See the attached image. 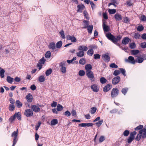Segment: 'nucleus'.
Instances as JSON below:
<instances>
[{"label":"nucleus","instance_id":"nucleus-13","mask_svg":"<svg viewBox=\"0 0 146 146\" xmlns=\"http://www.w3.org/2000/svg\"><path fill=\"white\" fill-rule=\"evenodd\" d=\"M111 87V85L110 84H108L103 88V91L104 92H107L110 90Z\"/></svg>","mask_w":146,"mask_h":146},{"label":"nucleus","instance_id":"nucleus-38","mask_svg":"<svg viewBox=\"0 0 146 146\" xmlns=\"http://www.w3.org/2000/svg\"><path fill=\"white\" fill-rule=\"evenodd\" d=\"M100 81L102 84H104L106 82L107 80L104 77H102L100 79Z\"/></svg>","mask_w":146,"mask_h":146},{"label":"nucleus","instance_id":"nucleus-39","mask_svg":"<svg viewBox=\"0 0 146 146\" xmlns=\"http://www.w3.org/2000/svg\"><path fill=\"white\" fill-rule=\"evenodd\" d=\"M15 108V107L13 104H10L9 106V110L11 111H13L14 110Z\"/></svg>","mask_w":146,"mask_h":146},{"label":"nucleus","instance_id":"nucleus-27","mask_svg":"<svg viewBox=\"0 0 146 146\" xmlns=\"http://www.w3.org/2000/svg\"><path fill=\"white\" fill-rule=\"evenodd\" d=\"M13 78L9 76H8L7 78V82L10 84H12L13 81Z\"/></svg>","mask_w":146,"mask_h":146},{"label":"nucleus","instance_id":"nucleus-36","mask_svg":"<svg viewBox=\"0 0 146 146\" xmlns=\"http://www.w3.org/2000/svg\"><path fill=\"white\" fill-rule=\"evenodd\" d=\"M63 107L60 104H58L57 106L56 110L58 111H61L63 110Z\"/></svg>","mask_w":146,"mask_h":146},{"label":"nucleus","instance_id":"nucleus-47","mask_svg":"<svg viewBox=\"0 0 146 146\" xmlns=\"http://www.w3.org/2000/svg\"><path fill=\"white\" fill-rule=\"evenodd\" d=\"M140 20L142 21H146V17L145 15H142L140 17Z\"/></svg>","mask_w":146,"mask_h":146},{"label":"nucleus","instance_id":"nucleus-62","mask_svg":"<svg viewBox=\"0 0 146 146\" xmlns=\"http://www.w3.org/2000/svg\"><path fill=\"white\" fill-rule=\"evenodd\" d=\"M140 36V35L138 33H135V34L134 37L135 39H139Z\"/></svg>","mask_w":146,"mask_h":146},{"label":"nucleus","instance_id":"nucleus-28","mask_svg":"<svg viewBox=\"0 0 146 146\" xmlns=\"http://www.w3.org/2000/svg\"><path fill=\"white\" fill-rule=\"evenodd\" d=\"M58 123V120L56 119H54L51 121V125H54Z\"/></svg>","mask_w":146,"mask_h":146},{"label":"nucleus","instance_id":"nucleus-31","mask_svg":"<svg viewBox=\"0 0 146 146\" xmlns=\"http://www.w3.org/2000/svg\"><path fill=\"white\" fill-rule=\"evenodd\" d=\"M86 63V60L84 58H82L79 61V63L80 64L84 65Z\"/></svg>","mask_w":146,"mask_h":146},{"label":"nucleus","instance_id":"nucleus-42","mask_svg":"<svg viewBox=\"0 0 146 146\" xmlns=\"http://www.w3.org/2000/svg\"><path fill=\"white\" fill-rule=\"evenodd\" d=\"M141 137H142V135L141 134H140L139 133L138 134L136 137L135 138V139L137 140L138 141H139L141 138Z\"/></svg>","mask_w":146,"mask_h":146},{"label":"nucleus","instance_id":"nucleus-55","mask_svg":"<svg viewBox=\"0 0 146 146\" xmlns=\"http://www.w3.org/2000/svg\"><path fill=\"white\" fill-rule=\"evenodd\" d=\"M110 67L111 68H117L118 67L117 66L115 63H113L111 64L110 66Z\"/></svg>","mask_w":146,"mask_h":146},{"label":"nucleus","instance_id":"nucleus-58","mask_svg":"<svg viewBox=\"0 0 146 146\" xmlns=\"http://www.w3.org/2000/svg\"><path fill=\"white\" fill-rule=\"evenodd\" d=\"M64 115L67 117H68L70 115L71 113L69 111L67 110L64 113Z\"/></svg>","mask_w":146,"mask_h":146},{"label":"nucleus","instance_id":"nucleus-2","mask_svg":"<svg viewBox=\"0 0 146 146\" xmlns=\"http://www.w3.org/2000/svg\"><path fill=\"white\" fill-rule=\"evenodd\" d=\"M86 74L91 82H92L95 81V78L94 76V74L92 71H86Z\"/></svg>","mask_w":146,"mask_h":146},{"label":"nucleus","instance_id":"nucleus-37","mask_svg":"<svg viewBox=\"0 0 146 146\" xmlns=\"http://www.w3.org/2000/svg\"><path fill=\"white\" fill-rule=\"evenodd\" d=\"M94 53V51L92 49H90L87 52V54L88 55L90 56H92Z\"/></svg>","mask_w":146,"mask_h":146},{"label":"nucleus","instance_id":"nucleus-45","mask_svg":"<svg viewBox=\"0 0 146 146\" xmlns=\"http://www.w3.org/2000/svg\"><path fill=\"white\" fill-rule=\"evenodd\" d=\"M134 139L133 137L129 136L127 139V141L129 143H130Z\"/></svg>","mask_w":146,"mask_h":146},{"label":"nucleus","instance_id":"nucleus-35","mask_svg":"<svg viewBox=\"0 0 146 146\" xmlns=\"http://www.w3.org/2000/svg\"><path fill=\"white\" fill-rule=\"evenodd\" d=\"M51 53L50 51H47L46 53L45 54V57L47 58H49L51 56Z\"/></svg>","mask_w":146,"mask_h":146},{"label":"nucleus","instance_id":"nucleus-11","mask_svg":"<svg viewBox=\"0 0 146 146\" xmlns=\"http://www.w3.org/2000/svg\"><path fill=\"white\" fill-rule=\"evenodd\" d=\"M31 108L35 112H38L40 110V108L36 105H32L31 106Z\"/></svg>","mask_w":146,"mask_h":146},{"label":"nucleus","instance_id":"nucleus-25","mask_svg":"<svg viewBox=\"0 0 146 146\" xmlns=\"http://www.w3.org/2000/svg\"><path fill=\"white\" fill-rule=\"evenodd\" d=\"M93 27V25H89V26L87 27L88 31L89 33L91 34L92 33Z\"/></svg>","mask_w":146,"mask_h":146},{"label":"nucleus","instance_id":"nucleus-57","mask_svg":"<svg viewBox=\"0 0 146 146\" xmlns=\"http://www.w3.org/2000/svg\"><path fill=\"white\" fill-rule=\"evenodd\" d=\"M141 47L143 48H146V42H143L141 43Z\"/></svg>","mask_w":146,"mask_h":146},{"label":"nucleus","instance_id":"nucleus-43","mask_svg":"<svg viewBox=\"0 0 146 146\" xmlns=\"http://www.w3.org/2000/svg\"><path fill=\"white\" fill-rule=\"evenodd\" d=\"M18 129H17L16 131H14L12 133L11 135L12 137H17L18 135Z\"/></svg>","mask_w":146,"mask_h":146},{"label":"nucleus","instance_id":"nucleus-41","mask_svg":"<svg viewBox=\"0 0 146 146\" xmlns=\"http://www.w3.org/2000/svg\"><path fill=\"white\" fill-rule=\"evenodd\" d=\"M5 71L3 69H1L0 71V75L1 78H3L4 76V73Z\"/></svg>","mask_w":146,"mask_h":146},{"label":"nucleus","instance_id":"nucleus-20","mask_svg":"<svg viewBox=\"0 0 146 146\" xmlns=\"http://www.w3.org/2000/svg\"><path fill=\"white\" fill-rule=\"evenodd\" d=\"M85 69L86 71H91L92 69V65L90 64H88L85 66Z\"/></svg>","mask_w":146,"mask_h":146},{"label":"nucleus","instance_id":"nucleus-56","mask_svg":"<svg viewBox=\"0 0 146 146\" xmlns=\"http://www.w3.org/2000/svg\"><path fill=\"white\" fill-rule=\"evenodd\" d=\"M129 133V131L128 130H126L123 132V135L124 136L127 137Z\"/></svg>","mask_w":146,"mask_h":146},{"label":"nucleus","instance_id":"nucleus-32","mask_svg":"<svg viewBox=\"0 0 146 146\" xmlns=\"http://www.w3.org/2000/svg\"><path fill=\"white\" fill-rule=\"evenodd\" d=\"M128 90V88H124L122 89L121 92L122 93L125 95L127 93Z\"/></svg>","mask_w":146,"mask_h":146},{"label":"nucleus","instance_id":"nucleus-14","mask_svg":"<svg viewBox=\"0 0 146 146\" xmlns=\"http://www.w3.org/2000/svg\"><path fill=\"white\" fill-rule=\"evenodd\" d=\"M130 40L129 38L126 37H124L122 40V43L126 45L128 43Z\"/></svg>","mask_w":146,"mask_h":146},{"label":"nucleus","instance_id":"nucleus-4","mask_svg":"<svg viewBox=\"0 0 146 146\" xmlns=\"http://www.w3.org/2000/svg\"><path fill=\"white\" fill-rule=\"evenodd\" d=\"M119 90L117 88L112 89L111 92V96L112 98L116 97L119 94Z\"/></svg>","mask_w":146,"mask_h":146},{"label":"nucleus","instance_id":"nucleus-1","mask_svg":"<svg viewBox=\"0 0 146 146\" xmlns=\"http://www.w3.org/2000/svg\"><path fill=\"white\" fill-rule=\"evenodd\" d=\"M106 36L108 39L114 43L117 42L119 41L122 38V36L119 35L117 36L116 37L110 33H106Z\"/></svg>","mask_w":146,"mask_h":146},{"label":"nucleus","instance_id":"nucleus-30","mask_svg":"<svg viewBox=\"0 0 146 146\" xmlns=\"http://www.w3.org/2000/svg\"><path fill=\"white\" fill-rule=\"evenodd\" d=\"M52 72V70L51 68H49L46 70L45 72V74L46 76H48L50 75Z\"/></svg>","mask_w":146,"mask_h":146},{"label":"nucleus","instance_id":"nucleus-64","mask_svg":"<svg viewBox=\"0 0 146 146\" xmlns=\"http://www.w3.org/2000/svg\"><path fill=\"white\" fill-rule=\"evenodd\" d=\"M45 60L44 57H43L40 60V61L39 63L42 64H44V63Z\"/></svg>","mask_w":146,"mask_h":146},{"label":"nucleus","instance_id":"nucleus-15","mask_svg":"<svg viewBox=\"0 0 146 146\" xmlns=\"http://www.w3.org/2000/svg\"><path fill=\"white\" fill-rule=\"evenodd\" d=\"M48 47L50 49H51L52 51L53 52L54 49L56 48V44L54 42H51L48 46Z\"/></svg>","mask_w":146,"mask_h":146},{"label":"nucleus","instance_id":"nucleus-16","mask_svg":"<svg viewBox=\"0 0 146 146\" xmlns=\"http://www.w3.org/2000/svg\"><path fill=\"white\" fill-rule=\"evenodd\" d=\"M78 49L80 51H86L88 50V48L86 46L80 45L78 46Z\"/></svg>","mask_w":146,"mask_h":146},{"label":"nucleus","instance_id":"nucleus-6","mask_svg":"<svg viewBox=\"0 0 146 146\" xmlns=\"http://www.w3.org/2000/svg\"><path fill=\"white\" fill-rule=\"evenodd\" d=\"M25 115L27 117L32 116L33 115V111L30 109L26 110L25 112Z\"/></svg>","mask_w":146,"mask_h":146},{"label":"nucleus","instance_id":"nucleus-60","mask_svg":"<svg viewBox=\"0 0 146 146\" xmlns=\"http://www.w3.org/2000/svg\"><path fill=\"white\" fill-rule=\"evenodd\" d=\"M129 22V20L128 18L127 17H125L123 19V22L124 23H128Z\"/></svg>","mask_w":146,"mask_h":146},{"label":"nucleus","instance_id":"nucleus-48","mask_svg":"<svg viewBox=\"0 0 146 146\" xmlns=\"http://www.w3.org/2000/svg\"><path fill=\"white\" fill-rule=\"evenodd\" d=\"M85 74V72L84 71L82 70H80L78 72L79 75L81 76H84Z\"/></svg>","mask_w":146,"mask_h":146},{"label":"nucleus","instance_id":"nucleus-40","mask_svg":"<svg viewBox=\"0 0 146 146\" xmlns=\"http://www.w3.org/2000/svg\"><path fill=\"white\" fill-rule=\"evenodd\" d=\"M15 117H16L18 120H21V115L19 112L15 113Z\"/></svg>","mask_w":146,"mask_h":146},{"label":"nucleus","instance_id":"nucleus-52","mask_svg":"<svg viewBox=\"0 0 146 146\" xmlns=\"http://www.w3.org/2000/svg\"><path fill=\"white\" fill-rule=\"evenodd\" d=\"M143 126L142 125H140L136 127L135 128V130H136V131L138 130H141V129H143Z\"/></svg>","mask_w":146,"mask_h":146},{"label":"nucleus","instance_id":"nucleus-19","mask_svg":"<svg viewBox=\"0 0 146 146\" xmlns=\"http://www.w3.org/2000/svg\"><path fill=\"white\" fill-rule=\"evenodd\" d=\"M103 29L104 32H108L109 31V27L108 26L106 25L104 22H103Z\"/></svg>","mask_w":146,"mask_h":146},{"label":"nucleus","instance_id":"nucleus-21","mask_svg":"<svg viewBox=\"0 0 146 146\" xmlns=\"http://www.w3.org/2000/svg\"><path fill=\"white\" fill-rule=\"evenodd\" d=\"M84 55V52L83 51H80L76 53L77 56L80 57H83Z\"/></svg>","mask_w":146,"mask_h":146},{"label":"nucleus","instance_id":"nucleus-34","mask_svg":"<svg viewBox=\"0 0 146 146\" xmlns=\"http://www.w3.org/2000/svg\"><path fill=\"white\" fill-rule=\"evenodd\" d=\"M62 45V41H60L57 42L56 44V47L57 48H60Z\"/></svg>","mask_w":146,"mask_h":146},{"label":"nucleus","instance_id":"nucleus-24","mask_svg":"<svg viewBox=\"0 0 146 146\" xmlns=\"http://www.w3.org/2000/svg\"><path fill=\"white\" fill-rule=\"evenodd\" d=\"M45 78L43 75H41L38 77V80L40 82H43L45 80Z\"/></svg>","mask_w":146,"mask_h":146},{"label":"nucleus","instance_id":"nucleus-49","mask_svg":"<svg viewBox=\"0 0 146 146\" xmlns=\"http://www.w3.org/2000/svg\"><path fill=\"white\" fill-rule=\"evenodd\" d=\"M103 122V120L101 119L99 121L95 123L96 125L98 127H99L102 124Z\"/></svg>","mask_w":146,"mask_h":146},{"label":"nucleus","instance_id":"nucleus-10","mask_svg":"<svg viewBox=\"0 0 146 146\" xmlns=\"http://www.w3.org/2000/svg\"><path fill=\"white\" fill-rule=\"evenodd\" d=\"M85 6L82 4L78 5L77 6V12L82 13V10L85 9Z\"/></svg>","mask_w":146,"mask_h":146},{"label":"nucleus","instance_id":"nucleus-23","mask_svg":"<svg viewBox=\"0 0 146 146\" xmlns=\"http://www.w3.org/2000/svg\"><path fill=\"white\" fill-rule=\"evenodd\" d=\"M139 50H131V53L132 55H136L139 52Z\"/></svg>","mask_w":146,"mask_h":146},{"label":"nucleus","instance_id":"nucleus-18","mask_svg":"<svg viewBox=\"0 0 146 146\" xmlns=\"http://www.w3.org/2000/svg\"><path fill=\"white\" fill-rule=\"evenodd\" d=\"M91 88L94 92H98L99 90L96 84L92 85L91 86Z\"/></svg>","mask_w":146,"mask_h":146},{"label":"nucleus","instance_id":"nucleus-26","mask_svg":"<svg viewBox=\"0 0 146 146\" xmlns=\"http://www.w3.org/2000/svg\"><path fill=\"white\" fill-rule=\"evenodd\" d=\"M16 104L18 108H20L22 106V104L19 100H17L16 101Z\"/></svg>","mask_w":146,"mask_h":146},{"label":"nucleus","instance_id":"nucleus-22","mask_svg":"<svg viewBox=\"0 0 146 146\" xmlns=\"http://www.w3.org/2000/svg\"><path fill=\"white\" fill-rule=\"evenodd\" d=\"M115 19L117 21H119L122 19V17L121 15L118 13H117L114 16Z\"/></svg>","mask_w":146,"mask_h":146},{"label":"nucleus","instance_id":"nucleus-50","mask_svg":"<svg viewBox=\"0 0 146 146\" xmlns=\"http://www.w3.org/2000/svg\"><path fill=\"white\" fill-rule=\"evenodd\" d=\"M126 5L128 6H131L133 5V3H132L131 0H128L126 2Z\"/></svg>","mask_w":146,"mask_h":146},{"label":"nucleus","instance_id":"nucleus-59","mask_svg":"<svg viewBox=\"0 0 146 146\" xmlns=\"http://www.w3.org/2000/svg\"><path fill=\"white\" fill-rule=\"evenodd\" d=\"M17 141V137H14L13 141V144L12 146H14L15 145Z\"/></svg>","mask_w":146,"mask_h":146},{"label":"nucleus","instance_id":"nucleus-3","mask_svg":"<svg viewBox=\"0 0 146 146\" xmlns=\"http://www.w3.org/2000/svg\"><path fill=\"white\" fill-rule=\"evenodd\" d=\"M66 61H63L59 64V67L60 68V70L61 72L63 73H65L66 71V68L65 67Z\"/></svg>","mask_w":146,"mask_h":146},{"label":"nucleus","instance_id":"nucleus-5","mask_svg":"<svg viewBox=\"0 0 146 146\" xmlns=\"http://www.w3.org/2000/svg\"><path fill=\"white\" fill-rule=\"evenodd\" d=\"M125 61L126 62H129L133 64H135V63L134 58L131 56H129L128 57V59H125Z\"/></svg>","mask_w":146,"mask_h":146},{"label":"nucleus","instance_id":"nucleus-7","mask_svg":"<svg viewBox=\"0 0 146 146\" xmlns=\"http://www.w3.org/2000/svg\"><path fill=\"white\" fill-rule=\"evenodd\" d=\"M120 80V78L119 76L115 77L112 80V83L113 85L117 84Z\"/></svg>","mask_w":146,"mask_h":146},{"label":"nucleus","instance_id":"nucleus-51","mask_svg":"<svg viewBox=\"0 0 146 146\" xmlns=\"http://www.w3.org/2000/svg\"><path fill=\"white\" fill-rule=\"evenodd\" d=\"M108 12L110 14H114L116 12V11L114 9H110L108 10Z\"/></svg>","mask_w":146,"mask_h":146},{"label":"nucleus","instance_id":"nucleus-63","mask_svg":"<svg viewBox=\"0 0 146 146\" xmlns=\"http://www.w3.org/2000/svg\"><path fill=\"white\" fill-rule=\"evenodd\" d=\"M143 59L142 58L138 57L137 58V62L139 63H141L143 62Z\"/></svg>","mask_w":146,"mask_h":146},{"label":"nucleus","instance_id":"nucleus-46","mask_svg":"<svg viewBox=\"0 0 146 146\" xmlns=\"http://www.w3.org/2000/svg\"><path fill=\"white\" fill-rule=\"evenodd\" d=\"M97 110L96 108L95 107H93L91 108V111L90 113L92 114H94Z\"/></svg>","mask_w":146,"mask_h":146},{"label":"nucleus","instance_id":"nucleus-61","mask_svg":"<svg viewBox=\"0 0 146 146\" xmlns=\"http://www.w3.org/2000/svg\"><path fill=\"white\" fill-rule=\"evenodd\" d=\"M94 58L95 59H99L100 57V55L99 54H94Z\"/></svg>","mask_w":146,"mask_h":146},{"label":"nucleus","instance_id":"nucleus-9","mask_svg":"<svg viewBox=\"0 0 146 146\" xmlns=\"http://www.w3.org/2000/svg\"><path fill=\"white\" fill-rule=\"evenodd\" d=\"M66 38L67 40H70L73 42H76L77 41L76 38L74 36L68 35L66 36Z\"/></svg>","mask_w":146,"mask_h":146},{"label":"nucleus","instance_id":"nucleus-53","mask_svg":"<svg viewBox=\"0 0 146 146\" xmlns=\"http://www.w3.org/2000/svg\"><path fill=\"white\" fill-rule=\"evenodd\" d=\"M60 33L61 35V37L63 39L65 38V36L64 35V31L63 30H62L60 32Z\"/></svg>","mask_w":146,"mask_h":146},{"label":"nucleus","instance_id":"nucleus-29","mask_svg":"<svg viewBox=\"0 0 146 146\" xmlns=\"http://www.w3.org/2000/svg\"><path fill=\"white\" fill-rule=\"evenodd\" d=\"M144 27L142 25H139L136 27L137 30L139 32L143 31L144 29Z\"/></svg>","mask_w":146,"mask_h":146},{"label":"nucleus","instance_id":"nucleus-33","mask_svg":"<svg viewBox=\"0 0 146 146\" xmlns=\"http://www.w3.org/2000/svg\"><path fill=\"white\" fill-rule=\"evenodd\" d=\"M84 23V27L83 28V29L86 28L89 25V21H87L85 20L83 21Z\"/></svg>","mask_w":146,"mask_h":146},{"label":"nucleus","instance_id":"nucleus-17","mask_svg":"<svg viewBox=\"0 0 146 146\" xmlns=\"http://www.w3.org/2000/svg\"><path fill=\"white\" fill-rule=\"evenodd\" d=\"M102 58L104 60L108 62L110 61V58L108 55L105 54L102 55Z\"/></svg>","mask_w":146,"mask_h":146},{"label":"nucleus","instance_id":"nucleus-54","mask_svg":"<svg viewBox=\"0 0 146 146\" xmlns=\"http://www.w3.org/2000/svg\"><path fill=\"white\" fill-rule=\"evenodd\" d=\"M120 73V72L119 70H115L113 73V75L115 76L118 75Z\"/></svg>","mask_w":146,"mask_h":146},{"label":"nucleus","instance_id":"nucleus-8","mask_svg":"<svg viewBox=\"0 0 146 146\" xmlns=\"http://www.w3.org/2000/svg\"><path fill=\"white\" fill-rule=\"evenodd\" d=\"M139 133L141 134L142 135V138L144 139L146 138V129L144 128L139 130Z\"/></svg>","mask_w":146,"mask_h":146},{"label":"nucleus","instance_id":"nucleus-44","mask_svg":"<svg viewBox=\"0 0 146 146\" xmlns=\"http://www.w3.org/2000/svg\"><path fill=\"white\" fill-rule=\"evenodd\" d=\"M136 46V44L134 42H132L129 44V47L131 49L134 48Z\"/></svg>","mask_w":146,"mask_h":146},{"label":"nucleus","instance_id":"nucleus-12","mask_svg":"<svg viewBox=\"0 0 146 146\" xmlns=\"http://www.w3.org/2000/svg\"><path fill=\"white\" fill-rule=\"evenodd\" d=\"M25 98L27 101L29 102H31L33 101V97L31 93H29L26 96Z\"/></svg>","mask_w":146,"mask_h":146}]
</instances>
